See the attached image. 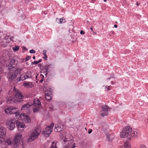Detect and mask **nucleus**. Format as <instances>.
I'll list each match as a JSON object with an SVG mask.
<instances>
[{
  "label": "nucleus",
  "instance_id": "obj_33",
  "mask_svg": "<svg viewBox=\"0 0 148 148\" xmlns=\"http://www.w3.org/2000/svg\"><path fill=\"white\" fill-rule=\"evenodd\" d=\"M71 142L70 141H69V142H68L67 145H66L65 146L68 147V148H69L70 146L71 145Z\"/></svg>",
  "mask_w": 148,
  "mask_h": 148
},
{
  "label": "nucleus",
  "instance_id": "obj_29",
  "mask_svg": "<svg viewBox=\"0 0 148 148\" xmlns=\"http://www.w3.org/2000/svg\"><path fill=\"white\" fill-rule=\"evenodd\" d=\"M106 136V138L109 141H112V140L113 138L111 137L108 134Z\"/></svg>",
  "mask_w": 148,
  "mask_h": 148
},
{
  "label": "nucleus",
  "instance_id": "obj_48",
  "mask_svg": "<svg viewBox=\"0 0 148 148\" xmlns=\"http://www.w3.org/2000/svg\"><path fill=\"white\" fill-rule=\"evenodd\" d=\"M22 49L23 50H24L25 51H27V49L24 46H23V47H22Z\"/></svg>",
  "mask_w": 148,
  "mask_h": 148
},
{
  "label": "nucleus",
  "instance_id": "obj_28",
  "mask_svg": "<svg viewBox=\"0 0 148 148\" xmlns=\"http://www.w3.org/2000/svg\"><path fill=\"white\" fill-rule=\"evenodd\" d=\"M31 58V57L30 56H28L26 57L25 59L23 58L22 60L26 62L29 60Z\"/></svg>",
  "mask_w": 148,
  "mask_h": 148
},
{
  "label": "nucleus",
  "instance_id": "obj_14",
  "mask_svg": "<svg viewBox=\"0 0 148 148\" xmlns=\"http://www.w3.org/2000/svg\"><path fill=\"white\" fill-rule=\"evenodd\" d=\"M26 79L25 73H23L21 76L20 77L17 78L16 80L17 82H20L21 81H23Z\"/></svg>",
  "mask_w": 148,
  "mask_h": 148
},
{
  "label": "nucleus",
  "instance_id": "obj_27",
  "mask_svg": "<svg viewBox=\"0 0 148 148\" xmlns=\"http://www.w3.org/2000/svg\"><path fill=\"white\" fill-rule=\"evenodd\" d=\"M40 107H36L33 108V111L34 113L38 112L40 110Z\"/></svg>",
  "mask_w": 148,
  "mask_h": 148
},
{
  "label": "nucleus",
  "instance_id": "obj_39",
  "mask_svg": "<svg viewBox=\"0 0 148 148\" xmlns=\"http://www.w3.org/2000/svg\"><path fill=\"white\" fill-rule=\"evenodd\" d=\"M38 66L40 68V69L42 70V66H42V65L41 64H38Z\"/></svg>",
  "mask_w": 148,
  "mask_h": 148
},
{
  "label": "nucleus",
  "instance_id": "obj_32",
  "mask_svg": "<svg viewBox=\"0 0 148 148\" xmlns=\"http://www.w3.org/2000/svg\"><path fill=\"white\" fill-rule=\"evenodd\" d=\"M108 112H104V113L101 114V115L102 117H104L105 116H108Z\"/></svg>",
  "mask_w": 148,
  "mask_h": 148
},
{
  "label": "nucleus",
  "instance_id": "obj_7",
  "mask_svg": "<svg viewBox=\"0 0 148 148\" xmlns=\"http://www.w3.org/2000/svg\"><path fill=\"white\" fill-rule=\"evenodd\" d=\"M38 128H37L36 129L33 133L31 134L30 138L33 140L34 141L35 139H36L40 133V131H39Z\"/></svg>",
  "mask_w": 148,
  "mask_h": 148
},
{
  "label": "nucleus",
  "instance_id": "obj_36",
  "mask_svg": "<svg viewBox=\"0 0 148 148\" xmlns=\"http://www.w3.org/2000/svg\"><path fill=\"white\" fill-rule=\"evenodd\" d=\"M4 139L3 138L0 137V144L4 142Z\"/></svg>",
  "mask_w": 148,
  "mask_h": 148
},
{
  "label": "nucleus",
  "instance_id": "obj_22",
  "mask_svg": "<svg viewBox=\"0 0 148 148\" xmlns=\"http://www.w3.org/2000/svg\"><path fill=\"white\" fill-rule=\"evenodd\" d=\"M50 94L49 93L47 92V93H45V98L48 101H50L51 99V96H49Z\"/></svg>",
  "mask_w": 148,
  "mask_h": 148
},
{
  "label": "nucleus",
  "instance_id": "obj_21",
  "mask_svg": "<svg viewBox=\"0 0 148 148\" xmlns=\"http://www.w3.org/2000/svg\"><path fill=\"white\" fill-rule=\"evenodd\" d=\"M25 117L26 118L23 121H24L27 123H30L31 122V121L30 119L29 116H25Z\"/></svg>",
  "mask_w": 148,
  "mask_h": 148
},
{
  "label": "nucleus",
  "instance_id": "obj_57",
  "mask_svg": "<svg viewBox=\"0 0 148 148\" xmlns=\"http://www.w3.org/2000/svg\"><path fill=\"white\" fill-rule=\"evenodd\" d=\"M44 79H41L40 80H39V82L40 83H42L43 82V81L44 80Z\"/></svg>",
  "mask_w": 148,
  "mask_h": 148
},
{
  "label": "nucleus",
  "instance_id": "obj_58",
  "mask_svg": "<svg viewBox=\"0 0 148 148\" xmlns=\"http://www.w3.org/2000/svg\"><path fill=\"white\" fill-rule=\"evenodd\" d=\"M42 59H40L38 61V62L39 63L40 62H42Z\"/></svg>",
  "mask_w": 148,
  "mask_h": 148
},
{
  "label": "nucleus",
  "instance_id": "obj_13",
  "mask_svg": "<svg viewBox=\"0 0 148 148\" xmlns=\"http://www.w3.org/2000/svg\"><path fill=\"white\" fill-rule=\"evenodd\" d=\"M35 107H40L41 106V102L39 99H34L33 101V103L32 104Z\"/></svg>",
  "mask_w": 148,
  "mask_h": 148
},
{
  "label": "nucleus",
  "instance_id": "obj_6",
  "mask_svg": "<svg viewBox=\"0 0 148 148\" xmlns=\"http://www.w3.org/2000/svg\"><path fill=\"white\" fill-rule=\"evenodd\" d=\"M22 135L16 136L14 138V144L15 147H17L20 143Z\"/></svg>",
  "mask_w": 148,
  "mask_h": 148
},
{
  "label": "nucleus",
  "instance_id": "obj_63",
  "mask_svg": "<svg viewBox=\"0 0 148 148\" xmlns=\"http://www.w3.org/2000/svg\"><path fill=\"white\" fill-rule=\"evenodd\" d=\"M36 58V57H35V56H34L33 57V59H35Z\"/></svg>",
  "mask_w": 148,
  "mask_h": 148
},
{
  "label": "nucleus",
  "instance_id": "obj_24",
  "mask_svg": "<svg viewBox=\"0 0 148 148\" xmlns=\"http://www.w3.org/2000/svg\"><path fill=\"white\" fill-rule=\"evenodd\" d=\"M56 143L53 141L52 142L51 146L49 148H57L56 147Z\"/></svg>",
  "mask_w": 148,
  "mask_h": 148
},
{
  "label": "nucleus",
  "instance_id": "obj_55",
  "mask_svg": "<svg viewBox=\"0 0 148 148\" xmlns=\"http://www.w3.org/2000/svg\"><path fill=\"white\" fill-rule=\"evenodd\" d=\"M54 130L55 132H58V128H54Z\"/></svg>",
  "mask_w": 148,
  "mask_h": 148
},
{
  "label": "nucleus",
  "instance_id": "obj_3",
  "mask_svg": "<svg viewBox=\"0 0 148 148\" xmlns=\"http://www.w3.org/2000/svg\"><path fill=\"white\" fill-rule=\"evenodd\" d=\"M14 98L12 97H10L8 99H7V103L10 104L13 103H16L21 101L24 98L23 95L19 92L17 91L15 92Z\"/></svg>",
  "mask_w": 148,
  "mask_h": 148
},
{
  "label": "nucleus",
  "instance_id": "obj_50",
  "mask_svg": "<svg viewBox=\"0 0 148 148\" xmlns=\"http://www.w3.org/2000/svg\"><path fill=\"white\" fill-rule=\"evenodd\" d=\"M25 3H28L29 2L30 0H25Z\"/></svg>",
  "mask_w": 148,
  "mask_h": 148
},
{
  "label": "nucleus",
  "instance_id": "obj_56",
  "mask_svg": "<svg viewBox=\"0 0 148 148\" xmlns=\"http://www.w3.org/2000/svg\"><path fill=\"white\" fill-rule=\"evenodd\" d=\"M90 29L91 30V31L92 32H93L94 31L93 30V27L92 26H91L90 27Z\"/></svg>",
  "mask_w": 148,
  "mask_h": 148
},
{
  "label": "nucleus",
  "instance_id": "obj_30",
  "mask_svg": "<svg viewBox=\"0 0 148 148\" xmlns=\"http://www.w3.org/2000/svg\"><path fill=\"white\" fill-rule=\"evenodd\" d=\"M5 143H7L9 145H11L12 143V142L10 139L7 140L5 141Z\"/></svg>",
  "mask_w": 148,
  "mask_h": 148
},
{
  "label": "nucleus",
  "instance_id": "obj_35",
  "mask_svg": "<svg viewBox=\"0 0 148 148\" xmlns=\"http://www.w3.org/2000/svg\"><path fill=\"white\" fill-rule=\"evenodd\" d=\"M54 126V123H52L50 125L48 126H49V127L51 129V130H53V128Z\"/></svg>",
  "mask_w": 148,
  "mask_h": 148
},
{
  "label": "nucleus",
  "instance_id": "obj_5",
  "mask_svg": "<svg viewBox=\"0 0 148 148\" xmlns=\"http://www.w3.org/2000/svg\"><path fill=\"white\" fill-rule=\"evenodd\" d=\"M16 121V119L14 118L9 119L6 121V125L9 130H12L15 128Z\"/></svg>",
  "mask_w": 148,
  "mask_h": 148
},
{
  "label": "nucleus",
  "instance_id": "obj_61",
  "mask_svg": "<svg viewBox=\"0 0 148 148\" xmlns=\"http://www.w3.org/2000/svg\"><path fill=\"white\" fill-rule=\"evenodd\" d=\"M36 80H38V77L37 76H36Z\"/></svg>",
  "mask_w": 148,
  "mask_h": 148
},
{
  "label": "nucleus",
  "instance_id": "obj_4",
  "mask_svg": "<svg viewBox=\"0 0 148 148\" xmlns=\"http://www.w3.org/2000/svg\"><path fill=\"white\" fill-rule=\"evenodd\" d=\"M5 112L7 114H16V118L19 117L20 112H18V108L14 106L8 107L5 110Z\"/></svg>",
  "mask_w": 148,
  "mask_h": 148
},
{
  "label": "nucleus",
  "instance_id": "obj_16",
  "mask_svg": "<svg viewBox=\"0 0 148 148\" xmlns=\"http://www.w3.org/2000/svg\"><path fill=\"white\" fill-rule=\"evenodd\" d=\"M51 133V131H49V132H47L45 130V131H43L42 132V133L44 136L46 137H48L49 136V135Z\"/></svg>",
  "mask_w": 148,
  "mask_h": 148
},
{
  "label": "nucleus",
  "instance_id": "obj_26",
  "mask_svg": "<svg viewBox=\"0 0 148 148\" xmlns=\"http://www.w3.org/2000/svg\"><path fill=\"white\" fill-rule=\"evenodd\" d=\"M19 49V46H15V47L12 48V49L14 52L18 51Z\"/></svg>",
  "mask_w": 148,
  "mask_h": 148
},
{
  "label": "nucleus",
  "instance_id": "obj_60",
  "mask_svg": "<svg viewBox=\"0 0 148 148\" xmlns=\"http://www.w3.org/2000/svg\"><path fill=\"white\" fill-rule=\"evenodd\" d=\"M65 139H66V138H65V139H64L63 140L65 142H66V141H68V140H65Z\"/></svg>",
  "mask_w": 148,
  "mask_h": 148
},
{
  "label": "nucleus",
  "instance_id": "obj_18",
  "mask_svg": "<svg viewBox=\"0 0 148 148\" xmlns=\"http://www.w3.org/2000/svg\"><path fill=\"white\" fill-rule=\"evenodd\" d=\"M25 76L26 78H32V76L31 75V71H27L25 73Z\"/></svg>",
  "mask_w": 148,
  "mask_h": 148
},
{
  "label": "nucleus",
  "instance_id": "obj_12",
  "mask_svg": "<svg viewBox=\"0 0 148 148\" xmlns=\"http://www.w3.org/2000/svg\"><path fill=\"white\" fill-rule=\"evenodd\" d=\"M32 104L31 103L28 102L25 104H24L21 108V110H27L28 109L30 108Z\"/></svg>",
  "mask_w": 148,
  "mask_h": 148
},
{
  "label": "nucleus",
  "instance_id": "obj_34",
  "mask_svg": "<svg viewBox=\"0 0 148 148\" xmlns=\"http://www.w3.org/2000/svg\"><path fill=\"white\" fill-rule=\"evenodd\" d=\"M38 63H39L38 61H34V62H31V65H33L34 64H37Z\"/></svg>",
  "mask_w": 148,
  "mask_h": 148
},
{
  "label": "nucleus",
  "instance_id": "obj_47",
  "mask_svg": "<svg viewBox=\"0 0 148 148\" xmlns=\"http://www.w3.org/2000/svg\"><path fill=\"white\" fill-rule=\"evenodd\" d=\"M92 130L91 129H89V130H88V133L89 134H90L91 133V132H92Z\"/></svg>",
  "mask_w": 148,
  "mask_h": 148
},
{
  "label": "nucleus",
  "instance_id": "obj_59",
  "mask_svg": "<svg viewBox=\"0 0 148 148\" xmlns=\"http://www.w3.org/2000/svg\"><path fill=\"white\" fill-rule=\"evenodd\" d=\"M114 27H115V28H117L118 27V26L116 24H115L114 25Z\"/></svg>",
  "mask_w": 148,
  "mask_h": 148
},
{
  "label": "nucleus",
  "instance_id": "obj_2",
  "mask_svg": "<svg viewBox=\"0 0 148 148\" xmlns=\"http://www.w3.org/2000/svg\"><path fill=\"white\" fill-rule=\"evenodd\" d=\"M132 131V129L131 127L128 126L125 127L123 129L121 132L120 136L122 138H125L127 137L128 139L127 141H129L132 137H135V136L137 134V132H136L134 131L131 133Z\"/></svg>",
  "mask_w": 148,
  "mask_h": 148
},
{
  "label": "nucleus",
  "instance_id": "obj_51",
  "mask_svg": "<svg viewBox=\"0 0 148 148\" xmlns=\"http://www.w3.org/2000/svg\"><path fill=\"white\" fill-rule=\"evenodd\" d=\"M140 148H147L146 146L144 145H142L141 146Z\"/></svg>",
  "mask_w": 148,
  "mask_h": 148
},
{
  "label": "nucleus",
  "instance_id": "obj_10",
  "mask_svg": "<svg viewBox=\"0 0 148 148\" xmlns=\"http://www.w3.org/2000/svg\"><path fill=\"white\" fill-rule=\"evenodd\" d=\"M23 86L26 88H31L34 87L32 82H27L25 81L24 82Z\"/></svg>",
  "mask_w": 148,
  "mask_h": 148
},
{
  "label": "nucleus",
  "instance_id": "obj_41",
  "mask_svg": "<svg viewBox=\"0 0 148 148\" xmlns=\"http://www.w3.org/2000/svg\"><path fill=\"white\" fill-rule=\"evenodd\" d=\"M3 68L0 67V74L2 73L3 72Z\"/></svg>",
  "mask_w": 148,
  "mask_h": 148
},
{
  "label": "nucleus",
  "instance_id": "obj_23",
  "mask_svg": "<svg viewBox=\"0 0 148 148\" xmlns=\"http://www.w3.org/2000/svg\"><path fill=\"white\" fill-rule=\"evenodd\" d=\"M1 59L3 62L5 63L8 60V58L7 57H6L5 56L3 55Z\"/></svg>",
  "mask_w": 148,
  "mask_h": 148
},
{
  "label": "nucleus",
  "instance_id": "obj_38",
  "mask_svg": "<svg viewBox=\"0 0 148 148\" xmlns=\"http://www.w3.org/2000/svg\"><path fill=\"white\" fill-rule=\"evenodd\" d=\"M39 78L42 79H44V76L42 74H40V77Z\"/></svg>",
  "mask_w": 148,
  "mask_h": 148
},
{
  "label": "nucleus",
  "instance_id": "obj_46",
  "mask_svg": "<svg viewBox=\"0 0 148 148\" xmlns=\"http://www.w3.org/2000/svg\"><path fill=\"white\" fill-rule=\"evenodd\" d=\"M47 52V51L45 49L43 50V55H44L45 54H46V53Z\"/></svg>",
  "mask_w": 148,
  "mask_h": 148
},
{
  "label": "nucleus",
  "instance_id": "obj_25",
  "mask_svg": "<svg viewBox=\"0 0 148 148\" xmlns=\"http://www.w3.org/2000/svg\"><path fill=\"white\" fill-rule=\"evenodd\" d=\"M112 86H106L105 87V90L108 91L112 89Z\"/></svg>",
  "mask_w": 148,
  "mask_h": 148
},
{
  "label": "nucleus",
  "instance_id": "obj_37",
  "mask_svg": "<svg viewBox=\"0 0 148 148\" xmlns=\"http://www.w3.org/2000/svg\"><path fill=\"white\" fill-rule=\"evenodd\" d=\"M29 53H36V51L34 49H32L29 51Z\"/></svg>",
  "mask_w": 148,
  "mask_h": 148
},
{
  "label": "nucleus",
  "instance_id": "obj_1",
  "mask_svg": "<svg viewBox=\"0 0 148 148\" xmlns=\"http://www.w3.org/2000/svg\"><path fill=\"white\" fill-rule=\"evenodd\" d=\"M22 69L18 67L14 68V67L11 68H9V72L8 73L7 77L10 82H12L21 73Z\"/></svg>",
  "mask_w": 148,
  "mask_h": 148
},
{
  "label": "nucleus",
  "instance_id": "obj_42",
  "mask_svg": "<svg viewBox=\"0 0 148 148\" xmlns=\"http://www.w3.org/2000/svg\"><path fill=\"white\" fill-rule=\"evenodd\" d=\"M57 128L58 132H59L62 131V129L60 127H58Z\"/></svg>",
  "mask_w": 148,
  "mask_h": 148
},
{
  "label": "nucleus",
  "instance_id": "obj_54",
  "mask_svg": "<svg viewBox=\"0 0 148 148\" xmlns=\"http://www.w3.org/2000/svg\"><path fill=\"white\" fill-rule=\"evenodd\" d=\"M59 126H58V124H56L55 126V127L54 128H58V127H59Z\"/></svg>",
  "mask_w": 148,
  "mask_h": 148
},
{
  "label": "nucleus",
  "instance_id": "obj_9",
  "mask_svg": "<svg viewBox=\"0 0 148 148\" xmlns=\"http://www.w3.org/2000/svg\"><path fill=\"white\" fill-rule=\"evenodd\" d=\"M18 63V61L16 60V59L12 58H11L9 66L10 67H14L15 68V66H16Z\"/></svg>",
  "mask_w": 148,
  "mask_h": 148
},
{
  "label": "nucleus",
  "instance_id": "obj_40",
  "mask_svg": "<svg viewBox=\"0 0 148 148\" xmlns=\"http://www.w3.org/2000/svg\"><path fill=\"white\" fill-rule=\"evenodd\" d=\"M107 129H105L103 131L104 133L106 135V136L108 134L107 132Z\"/></svg>",
  "mask_w": 148,
  "mask_h": 148
},
{
  "label": "nucleus",
  "instance_id": "obj_64",
  "mask_svg": "<svg viewBox=\"0 0 148 148\" xmlns=\"http://www.w3.org/2000/svg\"><path fill=\"white\" fill-rule=\"evenodd\" d=\"M63 148H68V147L66 146H64Z\"/></svg>",
  "mask_w": 148,
  "mask_h": 148
},
{
  "label": "nucleus",
  "instance_id": "obj_17",
  "mask_svg": "<svg viewBox=\"0 0 148 148\" xmlns=\"http://www.w3.org/2000/svg\"><path fill=\"white\" fill-rule=\"evenodd\" d=\"M102 109L101 110L102 111H103L105 112H108V110L109 108V107L107 105H105L102 106Z\"/></svg>",
  "mask_w": 148,
  "mask_h": 148
},
{
  "label": "nucleus",
  "instance_id": "obj_49",
  "mask_svg": "<svg viewBox=\"0 0 148 148\" xmlns=\"http://www.w3.org/2000/svg\"><path fill=\"white\" fill-rule=\"evenodd\" d=\"M47 92L51 93V90L50 88H49L47 90Z\"/></svg>",
  "mask_w": 148,
  "mask_h": 148
},
{
  "label": "nucleus",
  "instance_id": "obj_20",
  "mask_svg": "<svg viewBox=\"0 0 148 148\" xmlns=\"http://www.w3.org/2000/svg\"><path fill=\"white\" fill-rule=\"evenodd\" d=\"M56 21H57L58 20H59V22L58 23H60V24H62L65 22L64 21H65V19L63 17L61 18L60 19L56 18Z\"/></svg>",
  "mask_w": 148,
  "mask_h": 148
},
{
  "label": "nucleus",
  "instance_id": "obj_31",
  "mask_svg": "<svg viewBox=\"0 0 148 148\" xmlns=\"http://www.w3.org/2000/svg\"><path fill=\"white\" fill-rule=\"evenodd\" d=\"M45 130L47 132H49V131H51V132H52L53 130H51V129L49 127V126H47L45 129Z\"/></svg>",
  "mask_w": 148,
  "mask_h": 148
},
{
  "label": "nucleus",
  "instance_id": "obj_62",
  "mask_svg": "<svg viewBox=\"0 0 148 148\" xmlns=\"http://www.w3.org/2000/svg\"><path fill=\"white\" fill-rule=\"evenodd\" d=\"M111 84L113 85L114 84V82L113 81H111Z\"/></svg>",
  "mask_w": 148,
  "mask_h": 148
},
{
  "label": "nucleus",
  "instance_id": "obj_45",
  "mask_svg": "<svg viewBox=\"0 0 148 148\" xmlns=\"http://www.w3.org/2000/svg\"><path fill=\"white\" fill-rule=\"evenodd\" d=\"M80 34H85V32L83 30H81L80 32Z\"/></svg>",
  "mask_w": 148,
  "mask_h": 148
},
{
  "label": "nucleus",
  "instance_id": "obj_52",
  "mask_svg": "<svg viewBox=\"0 0 148 148\" xmlns=\"http://www.w3.org/2000/svg\"><path fill=\"white\" fill-rule=\"evenodd\" d=\"M75 144L74 143L71 147V148H75L76 147Z\"/></svg>",
  "mask_w": 148,
  "mask_h": 148
},
{
  "label": "nucleus",
  "instance_id": "obj_19",
  "mask_svg": "<svg viewBox=\"0 0 148 148\" xmlns=\"http://www.w3.org/2000/svg\"><path fill=\"white\" fill-rule=\"evenodd\" d=\"M28 116L25 113H23L20 114L19 117L21 120H22L23 121L26 118L25 116Z\"/></svg>",
  "mask_w": 148,
  "mask_h": 148
},
{
  "label": "nucleus",
  "instance_id": "obj_53",
  "mask_svg": "<svg viewBox=\"0 0 148 148\" xmlns=\"http://www.w3.org/2000/svg\"><path fill=\"white\" fill-rule=\"evenodd\" d=\"M14 38V36H12L11 37H10V39L12 41H13V38Z\"/></svg>",
  "mask_w": 148,
  "mask_h": 148
},
{
  "label": "nucleus",
  "instance_id": "obj_8",
  "mask_svg": "<svg viewBox=\"0 0 148 148\" xmlns=\"http://www.w3.org/2000/svg\"><path fill=\"white\" fill-rule=\"evenodd\" d=\"M52 65L51 64H47L44 66H42V70H45V71H44V72L47 73H49L51 70V66Z\"/></svg>",
  "mask_w": 148,
  "mask_h": 148
},
{
  "label": "nucleus",
  "instance_id": "obj_43",
  "mask_svg": "<svg viewBox=\"0 0 148 148\" xmlns=\"http://www.w3.org/2000/svg\"><path fill=\"white\" fill-rule=\"evenodd\" d=\"M112 78H114L115 77L114 76H113L112 77H110L108 78L107 79V80H108V81L109 80L111 79Z\"/></svg>",
  "mask_w": 148,
  "mask_h": 148
},
{
  "label": "nucleus",
  "instance_id": "obj_11",
  "mask_svg": "<svg viewBox=\"0 0 148 148\" xmlns=\"http://www.w3.org/2000/svg\"><path fill=\"white\" fill-rule=\"evenodd\" d=\"M16 122V126L17 128H21L23 129L25 127V125L24 123L18 122V120H17Z\"/></svg>",
  "mask_w": 148,
  "mask_h": 148
},
{
  "label": "nucleus",
  "instance_id": "obj_44",
  "mask_svg": "<svg viewBox=\"0 0 148 148\" xmlns=\"http://www.w3.org/2000/svg\"><path fill=\"white\" fill-rule=\"evenodd\" d=\"M44 55V56L43 57V58L44 60H46L47 58V56L46 54H45Z\"/></svg>",
  "mask_w": 148,
  "mask_h": 148
},
{
  "label": "nucleus",
  "instance_id": "obj_15",
  "mask_svg": "<svg viewBox=\"0 0 148 148\" xmlns=\"http://www.w3.org/2000/svg\"><path fill=\"white\" fill-rule=\"evenodd\" d=\"M6 129L3 127L0 126V135H4L6 134Z\"/></svg>",
  "mask_w": 148,
  "mask_h": 148
}]
</instances>
